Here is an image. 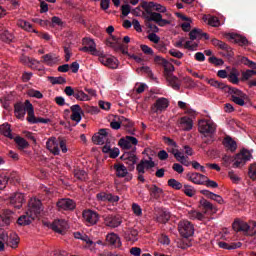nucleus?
Listing matches in <instances>:
<instances>
[{
    "label": "nucleus",
    "mask_w": 256,
    "mask_h": 256,
    "mask_svg": "<svg viewBox=\"0 0 256 256\" xmlns=\"http://www.w3.org/2000/svg\"><path fill=\"white\" fill-rule=\"evenodd\" d=\"M197 42H193V40H188L184 43V49H188L189 51H197Z\"/></svg>",
    "instance_id": "58"
},
{
    "label": "nucleus",
    "mask_w": 256,
    "mask_h": 256,
    "mask_svg": "<svg viewBox=\"0 0 256 256\" xmlns=\"http://www.w3.org/2000/svg\"><path fill=\"white\" fill-rule=\"evenodd\" d=\"M10 204H12L15 209H21L25 203V195L21 192H15L10 196Z\"/></svg>",
    "instance_id": "15"
},
{
    "label": "nucleus",
    "mask_w": 256,
    "mask_h": 256,
    "mask_svg": "<svg viewBox=\"0 0 256 256\" xmlns=\"http://www.w3.org/2000/svg\"><path fill=\"white\" fill-rule=\"evenodd\" d=\"M70 110L72 111L70 119L75 121L76 125L81 123V119H83V109L81 106L79 104L72 105Z\"/></svg>",
    "instance_id": "19"
},
{
    "label": "nucleus",
    "mask_w": 256,
    "mask_h": 256,
    "mask_svg": "<svg viewBox=\"0 0 256 256\" xmlns=\"http://www.w3.org/2000/svg\"><path fill=\"white\" fill-rule=\"evenodd\" d=\"M123 233V237L128 243H137V241H139V231H137V229L127 228Z\"/></svg>",
    "instance_id": "17"
},
{
    "label": "nucleus",
    "mask_w": 256,
    "mask_h": 256,
    "mask_svg": "<svg viewBox=\"0 0 256 256\" xmlns=\"http://www.w3.org/2000/svg\"><path fill=\"white\" fill-rule=\"evenodd\" d=\"M102 151L104 153H107L109 155V157H111V159H117V157H119V148H111V144L110 143H106L103 148Z\"/></svg>",
    "instance_id": "32"
},
{
    "label": "nucleus",
    "mask_w": 256,
    "mask_h": 256,
    "mask_svg": "<svg viewBox=\"0 0 256 256\" xmlns=\"http://www.w3.org/2000/svg\"><path fill=\"white\" fill-rule=\"evenodd\" d=\"M50 83H52V85H63L65 83H67V80L64 77H49L48 78Z\"/></svg>",
    "instance_id": "53"
},
{
    "label": "nucleus",
    "mask_w": 256,
    "mask_h": 256,
    "mask_svg": "<svg viewBox=\"0 0 256 256\" xmlns=\"http://www.w3.org/2000/svg\"><path fill=\"white\" fill-rule=\"evenodd\" d=\"M228 177H229V179L232 181V182H234V183H239L240 181H241V177H239V175H237L235 172H233V171H230L229 173H228Z\"/></svg>",
    "instance_id": "64"
},
{
    "label": "nucleus",
    "mask_w": 256,
    "mask_h": 256,
    "mask_svg": "<svg viewBox=\"0 0 256 256\" xmlns=\"http://www.w3.org/2000/svg\"><path fill=\"white\" fill-rule=\"evenodd\" d=\"M6 241L12 249H17V247H19V236L17 233H11Z\"/></svg>",
    "instance_id": "39"
},
{
    "label": "nucleus",
    "mask_w": 256,
    "mask_h": 256,
    "mask_svg": "<svg viewBox=\"0 0 256 256\" xmlns=\"http://www.w3.org/2000/svg\"><path fill=\"white\" fill-rule=\"evenodd\" d=\"M83 220L88 225V227H91L93 225H97L99 222V214L93 210H85L82 214Z\"/></svg>",
    "instance_id": "11"
},
{
    "label": "nucleus",
    "mask_w": 256,
    "mask_h": 256,
    "mask_svg": "<svg viewBox=\"0 0 256 256\" xmlns=\"http://www.w3.org/2000/svg\"><path fill=\"white\" fill-rule=\"evenodd\" d=\"M96 197L98 201H108L109 203H117L119 201V196L106 192H100Z\"/></svg>",
    "instance_id": "28"
},
{
    "label": "nucleus",
    "mask_w": 256,
    "mask_h": 256,
    "mask_svg": "<svg viewBox=\"0 0 256 256\" xmlns=\"http://www.w3.org/2000/svg\"><path fill=\"white\" fill-rule=\"evenodd\" d=\"M15 142L20 149H25V148L29 147V143L27 142V140H25V138L16 137Z\"/></svg>",
    "instance_id": "56"
},
{
    "label": "nucleus",
    "mask_w": 256,
    "mask_h": 256,
    "mask_svg": "<svg viewBox=\"0 0 256 256\" xmlns=\"http://www.w3.org/2000/svg\"><path fill=\"white\" fill-rule=\"evenodd\" d=\"M230 95L233 103L239 105L240 107L245 105V101H247V94H245L243 91L237 88H232L230 89Z\"/></svg>",
    "instance_id": "9"
},
{
    "label": "nucleus",
    "mask_w": 256,
    "mask_h": 256,
    "mask_svg": "<svg viewBox=\"0 0 256 256\" xmlns=\"http://www.w3.org/2000/svg\"><path fill=\"white\" fill-rule=\"evenodd\" d=\"M217 125L212 120H200L198 122V131L204 137H209L215 133Z\"/></svg>",
    "instance_id": "5"
},
{
    "label": "nucleus",
    "mask_w": 256,
    "mask_h": 256,
    "mask_svg": "<svg viewBox=\"0 0 256 256\" xmlns=\"http://www.w3.org/2000/svg\"><path fill=\"white\" fill-rule=\"evenodd\" d=\"M142 7L143 9L158 11V13H165L167 11V8H165V6L155 2H145L144 4H142Z\"/></svg>",
    "instance_id": "31"
},
{
    "label": "nucleus",
    "mask_w": 256,
    "mask_h": 256,
    "mask_svg": "<svg viewBox=\"0 0 256 256\" xmlns=\"http://www.w3.org/2000/svg\"><path fill=\"white\" fill-rule=\"evenodd\" d=\"M155 167V161H153L152 157L143 158L138 165L136 166V170L141 175H145L146 171H149Z\"/></svg>",
    "instance_id": "10"
},
{
    "label": "nucleus",
    "mask_w": 256,
    "mask_h": 256,
    "mask_svg": "<svg viewBox=\"0 0 256 256\" xmlns=\"http://www.w3.org/2000/svg\"><path fill=\"white\" fill-rule=\"evenodd\" d=\"M122 161L128 165L129 171H133L135 169V164L137 163V156L133 153L126 152L121 157Z\"/></svg>",
    "instance_id": "22"
},
{
    "label": "nucleus",
    "mask_w": 256,
    "mask_h": 256,
    "mask_svg": "<svg viewBox=\"0 0 256 256\" xmlns=\"http://www.w3.org/2000/svg\"><path fill=\"white\" fill-rule=\"evenodd\" d=\"M163 67H164L166 80L168 81V84L175 91H179V89H181V83L179 82V78H177L176 76H173V71H175V66H173V63L166 60L164 62Z\"/></svg>",
    "instance_id": "2"
},
{
    "label": "nucleus",
    "mask_w": 256,
    "mask_h": 256,
    "mask_svg": "<svg viewBox=\"0 0 256 256\" xmlns=\"http://www.w3.org/2000/svg\"><path fill=\"white\" fill-rule=\"evenodd\" d=\"M176 15H177V17L182 19V21H185L181 24V27H182L183 31H190V29H191V19L188 18L187 16L183 15V14H180V13H177Z\"/></svg>",
    "instance_id": "47"
},
{
    "label": "nucleus",
    "mask_w": 256,
    "mask_h": 256,
    "mask_svg": "<svg viewBox=\"0 0 256 256\" xmlns=\"http://www.w3.org/2000/svg\"><path fill=\"white\" fill-rule=\"evenodd\" d=\"M206 177L207 176H205L203 174L192 173L189 175V180L192 183H195V185H205Z\"/></svg>",
    "instance_id": "35"
},
{
    "label": "nucleus",
    "mask_w": 256,
    "mask_h": 256,
    "mask_svg": "<svg viewBox=\"0 0 256 256\" xmlns=\"http://www.w3.org/2000/svg\"><path fill=\"white\" fill-rule=\"evenodd\" d=\"M75 239H80V241H84L87 245H93V240L87 236V234L83 232H75L74 233Z\"/></svg>",
    "instance_id": "49"
},
{
    "label": "nucleus",
    "mask_w": 256,
    "mask_h": 256,
    "mask_svg": "<svg viewBox=\"0 0 256 256\" xmlns=\"http://www.w3.org/2000/svg\"><path fill=\"white\" fill-rule=\"evenodd\" d=\"M145 11L146 19L149 23H152V21H154V23H157L159 27H165V25H169L171 23L169 20L163 19V15H161L160 13L153 12V10L151 9H145Z\"/></svg>",
    "instance_id": "7"
},
{
    "label": "nucleus",
    "mask_w": 256,
    "mask_h": 256,
    "mask_svg": "<svg viewBox=\"0 0 256 256\" xmlns=\"http://www.w3.org/2000/svg\"><path fill=\"white\" fill-rule=\"evenodd\" d=\"M58 61L59 56H57V54L50 53L43 56V62L46 65H55V63H58Z\"/></svg>",
    "instance_id": "40"
},
{
    "label": "nucleus",
    "mask_w": 256,
    "mask_h": 256,
    "mask_svg": "<svg viewBox=\"0 0 256 256\" xmlns=\"http://www.w3.org/2000/svg\"><path fill=\"white\" fill-rule=\"evenodd\" d=\"M241 63H243L244 65H247V67H250V69H255L256 70V63L249 60V58H247V57H243L241 59Z\"/></svg>",
    "instance_id": "61"
},
{
    "label": "nucleus",
    "mask_w": 256,
    "mask_h": 256,
    "mask_svg": "<svg viewBox=\"0 0 256 256\" xmlns=\"http://www.w3.org/2000/svg\"><path fill=\"white\" fill-rule=\"evenodd\" d=\"M178 231L181 237L189 239V237H193L195 233V226L193 223L189 222V220H182L178 224Z\"/></svg>",
    "instance_id": "6"
},
{
    "label": "nucleus",
    "mask_w": 256,
    "mask_h": 256,
    "mask_svg": "<svg viewBox=\"0 0 256 256\" xmlns=\"http://www.w3.org/2000/svg\"><path fill=\"white\" fill-rule=\"evenodd\" d=\"M107 45H108V47H111L112 49H114V51H121V53H123V55H129L127 46H125L121 43V38L112 36L107 39Z\"/></svg>",
    "instance_id": "8"
},
{
    "label": "nucleus",
    "mask_w": 256,
    "mask_h": 256,
    "mask_svg": "<svg viewBox=\"0 0 256 256\" xmlns=\"http://www.w3.org/2000/svg\"><path fill=\"white\" fill-rule=\"evenodd\" d=\"M11 221H13V212H8L0 216V225L2 227L11 225Z\"/></svg>",
    "instance_id": "42"
},
{
    "label": "nucleus",
    "mask_w": 256,
    "mask_h": 256,
    "mask_svg": "<svg viewBox=\"0 0 256 256\" xmlns=\"http://www.w3.org/2000/svg\"><path fill=\"white\" fill-rule=\"evenodd\" d=\"M206 81L209 85H211V87H215V89H225V84L215 79H206Z\"/></svg>",
    "instance_id": "55"
},
{
    "label": "nucleus",
    "mask_w": 256,
    "mask_h": 256,
    "mask_svg": "<svg viewBox=\"0 0 256 256\" xmlns=\"http://www.w3.org/2000/svg\"><path fill=\"white\" fill-rule=\"evenodd\" d=\"M114 169L116 171L117 177L123 178V177H127V175L129 174L127 167H125V165L123 164H115Z\"/></svg>",
    "instance_id": "43"
},
{
    "label": "nucleus",
    "mask_w": 256,
    "mask_h": 256,
    "mask_svg": "<svg viewBox=\"0 0 256 256\" xmlns=\"http://www.w3.org/2000/svg\"><path fill=\"white\" fill-rule=\"evenodd\" d=\"M227 39H229V41H234V43H238L239 45H247L248 41L247 38L239 35V34H235V33H228L226 35Z\"/></svg>",
    "instance_id": "34"
},
{
    "label": "nucleus",
    "mask_w": 256,
    "mask_h": 256,
    "mask_svg": "<svg viewBox=\"0 0 256 256\" xmlns=\"http://www.w3.org/2000/svg\"><path fill=\"white\" fill-rule=\"evenodd\" d=\"M220 247H223L224 249H239V247H241V242H234L231 244H227V243H220Z\"/></svg>",
    "instance_id": "57"
},
{
    "label": "nucleus",
    "mask_w": 256,
    "mask_h": 256,
    "mask_svg": "<svg viewBox=\"0 0 256 256\" xmlns=\"http://www.w3.org/2000/svg\"><path fill=\"white\" fill-rule=\"evenodd\" d=\"M26 110L28 113L27 121L32 125L37 124L38 118L35 117V110L33 109V104L29 100H26Z\"/></svg>",
    "instance_id": "30"
},
{
    "label": "nucleus",
    "mask_w": 256,
    "mask_h": 256,
    "mask_svg": "<svg viewBox=\"0 0 256 256\" xmlns=\"http://www.w3.org/2000/svg\"><path fill=\"white\" fill-rule=\"evenodd\" d=\"M169 107V99L158 98L154 105L152 106L153 113H163Z\"/></svg>",
    "instance_id": "16"
},
{
    "label": "nucleus",
    "mask_w": 256,
    "mask_h": 256,
    "mask_svg": "<svg viewBox=\"0 0 256 256\" xmlns=\"http://www.w3.org/2000/svg\"><path fill=\"white\" fill-rule=\"evenodd\" d=\"M104 223L106 227H110L111 229H117V227H121L123 223V218L119 215H107L104 217Z\"/></svg>",
    "instance_id": "12"
},
{
    "label": "nucleus",
    "mask_w": 256,
    "mask_h": 256,
    "mask_svg": "<svg viewBox=\"0 0 256 256\" xmlns=\"http://www.w3.org/2000/svg\"><path fill=\"white\" fill-rule=\"evenodd\" d=\"M170 153L174 155L175 159L179 161V163H181L182 165H187V158L185 157V155H183V152L179 151V149L172 148L170 150Z\"/></svg>",
    "instance_id": "37"
},
{
    "label": "nucleus",
    "mask_w": 256,
    "mask_h": 256,
    "mask_svg": "<svg viewBox=\"0 0 256 256\" xmlns=\"http://www.w3.org/2000/svg\"><path fill=\"white\" fill-rule=\"evenodd\" d=\"M27 94L29 97H34L35 99H43V94L39 90L30 89Z\"/></svg>",
    "instance_id": "59"
},
{
    "label": "nucleus",
    "mask_w": 256,
    "mask_h": 256,
    "mask_svg": "<svg viewBox=\"0 0 256 256\" xmlns=\"http://www.w3.org/2000/svg\"><path fill=\"white\" fill-rule=\"evenodd\" d=\"M147 38L150 40L151 43H159L161 41V37L157 35V33H149Z\"/></svg>",
    "instance_id": "63"
},
{
    "label": "nucleus",
    "mask_w": 256,
    "mask_h": 256,
    "mask_svg": "<svg viewBox=\"0 0 256 256\" xmlns=\"http://www.w3.org/2000/svg\"><path fill=\"white\" fill-rule=\"evenodd\" d=\"M239 75V70L233 68L228 74V81H230V83H233L234 85H239Z\"/></svg>",
    "instance_id": "44"
},
{
    "label": "nucleus",
    "mask_w": 256,
    "mask_h": 256,
    "mask_svg": "<svg viewBox=\"0 0 256 256\" xmlns=\"http://www.w3.org/2000/svg\"><path fill=\"white\" fill-rule=\"evenodd\" d=\"M7 183H9V178L5 174H0V191H3L5 187H7Z\"/></svg>",
    "instance_id": "60"
},
{
    "label": "nucleus",
    "mask_w": 256,
    "mask_h": 256,
    "mask_svg": "<svg viewBox=\"0 0 256 256\" xmlns=\"http://www.w3.org/2000/svg\"><path fill=\"white\" fill-rule=\"evenodd\" d=\"M59 211H73L75 209V202L69 198L60 199L57 204Z\"/></svg>",
    "instance_id": "18"
},
{
    "label": "nucleus",
    "mask_w": 256,
    "mask_h": 256,
    "mask_svg": "<svg viewBox=\"0 0 256 256\" xmlns=\"http://www.w3.org/2000/svg\"><path fill=\"white\" fill-rule=\"evenodd\" d=\"M0 133L8 139H13V134L11 133V125H9V123H4L0 125Z\"/></svg>",
    "instance_id": "45"
},
{
    "label": "nucleus",
    "mask_w": 256,
    "mask_h": 256,
    "mask_svg": "<svg viewBox=\"0 0 256 256\" xmlns=\"http://www.w3.org/2000/svg\"><path fill=\"white\" fill-rule=\"evenodd\" d=\"M251 160V152L248 150H242L241 153L237 154L235 158L224 157V161H233V167H243L247 161Z\"/></svg>",
    "instance_id": "4"
},
{
    "label": "nucleus",
    "mask_w": 256,
    "mask_h": 256,
    "mask_svg": "<svg viewBox=\"0 0 256 256\" xmlns=\"http://www.w3.org/2000/svg\"><path fill=\"white\" fill-rule=\"evenodd\" d=\"M203 21L205 23H208L210 25V27H220L221 26V22L219 21V18L215 17V16H207L204 15L202 17Z\"/></svg>",
    "instance_id": "38"
},
{
    "label": "nucleus",
    "mask_w": 256,
    "mask_h": 256,
    "mask_svg": "<svg viewBox=\"0 0 256 256\" xmlns=\"http://www.w3.org/2000/svg\"><path fill=\"white\" fill-rule=\"evenodd\" d=\"M27 113V100L23 103L19 102L14 106V114L17 119H25Z\"/></svg>",
    "instance_id": "24"
},
{
    "label": "nucleus",
    "mask_w": 256,
    "mask_h": 256,
    "mask_svg": "<svg viewBox=\"0 0 256 256\" xmlns=\"http://www.w3.org/2000/svg\"><path fill=\"white\" fill-rule=\"evenodd\" d=\"M168 185L172 187V189H176V191L183 189V184L173 178L168 180Z\"/></svg>",
    "instance_id": "54"
},
{
    "label": "nucleus",
    "mask_w": 256,
    "mask_h": 256,
    "mask_svg": "<svg viewBox=\"0 0 256 256\" xmlns=\"http://www.w3.org/2000/svg\"><path fill=\"white\" fill-rule=\"evenodd\" d=\"M82 43L84 46H87L89 48V53L92 55H98L99 52H97V44H95V40L91 38H84L82 40Z\"/></svg>",
    "instance_id": "33"
},
{
    "label": "nucleus",
    "mask_w": 256,
    "mask_h": 256,
    "mask_svg": "<svg viewBox=\"0 0 256 256\" xmlns=\"http://www.w3.org/2000/svg\"><path fill=\"white\" fill-rule=\"evenodd\" d=\"M51 229L56 233H63L66 229H69V224L65 220H56L50 224Z\"/></svg>",
    "instance_id": "25"
},
{
    "label": "nucleus",
    "mask_w": 256,
    "mask_h": 256,
    "mask_svg": "<svg viewBox=\"0 0 256 256\" xmlns=\"http://www.w3.org/2000/svg\"><path fill=\"white\" fill-rule=\"evenodd\" d=\"M169 219H171V214L168 211L161 212L160 215L156 218L158 223H167Z\"/></svg>",
    "instance_id": "52"
},
{
    "label": "nucleus",
    "mask_w": 256,
    "mask_h": 256,
    "mask_svg": "<svg viewBox=\"0 0 256 256\" xmlns=\"http://www.w3.org/2000/svg\"><path fill=\"white\" fill-rule=\"evenodd\" d=\"M98 57V61L104 65V67H108V69H118L119 68V60L112 55L105 54L104 52H99L96 54Z\"/></svg>",
    "instance_id": "3"
},
{
    "label": "nucleus",
    "mask_w": 256,
    "mask_h": 256,
    "mask_svg": "<svg viewBox=\"0 0 256 256\" xmlns=\"http://www.w3.org/2000/svg\"><path fill=\"white\" fill-rule=\"evenodd\" d=\"M106 243L110 245V247H114V249H119L123 243L121 242V237L116 233H109L106 235Z\"/></svg>",
    "instance_id": "20"
},
{
    "label": "nucleus",
    "mask_w": 256,
    "mask_h": 256,
    "mask_svg": "<svg viewBox=\"0 0 256 256\" xmlns=\"http://www.w3.org/2000/svg\"><path fill=\"white\" fill-rule=\"evenodd\" d=\"M139 140H137V138L133 137V136H126L124 138H121L118 142V145L122 148V149H133V147H136V145H138Z\"/></svg>",
    "instance_id": "13"
},
{
    "label": "nucleus",
    "mask_w": 256,
    "mask_h": 256,
    "mask_svg": "<svg viewBox=\"0 0 256 256\" xmlns=\"http://www.w3.org/2000/svg\"><path fill=\"white\" fill-rule=\"evenodd\" d=\"M223 145L232 153L237 150V142H235V140L229 136L224 139Z\"/></svg>",
    "instance_id": "41"
},
{
    "label": "nucleus",
    "mask_w": 256,
    "mask_h": 256,
    "mask_svg": "<svg viewBox=\"0 0 256 256\" xmlns=\"http://www.w3.org/2000/svg\"><path fill=\"white\" fill-rule=\"evenodd\" d=\"M41 200L31 198L28 203V210L25 215L18 218V225H31L39 215H41Z\"/></svg>",
    "instance_id": "1"
},
{
    "label": "nucleus",
    "mask_w": 256,
    "mask_h": 256,
    "mask_svg": "<svg viewBox=\"0 0 256 256\" xmlns=\"http://www.w3.org/2000/svg\"><path fill=\"white\" fill-rule=\"evenodd\" d=\"M234 231L237 233L242 232V233H249V230L251 229V226L247 224V222L241 221V220H236L234 221L232 225Z\"/></svg>",
    "instance_id": "27"
},
{
    "label": "nucleus",
    "mask_w": 256,
    "mask_h": 256,
    "mask_svg": "<svg viewBox=\"0 0 256 256\" xmlns=\"http://www.w3.org/2000/svg\"><path fill=\"white\" fill-rule=\"evenodd\" d=\"M46 148L53 155H59L61 150L59 149V141L55 137H50L46 142Z\"/></svg>",
    "instance_id": "21"
},
{
    "label": "nucleus",
    "mask_w": 256,
    "mask_h": 256,
    "mask_svg": "<svg viewBox=\"0 0 256 256\" xmlns=\"http://www.w3.org/2000/svg\"><path fill=\"white\" fill-rule=\"evenodd\" d=\"M17 25L18 27H21V29H24V31H28L29 33H39L37 30L33 29L31 23L25 20H19Z\"/></svg>",
    "instance_id": "46"
},
{
    "label": "nucleus",
    "mask_w": 256,
    "mask_h": 256,
    "mask_svg": "<svg viewBox=\"0 0 256 256\" xmlns=\"http://www.w3.org/2000/svg\"><path fill=\"white\" fill-rule=\"evenodd\" d=\"M107 129H100V131L93 135L92 141L94 145H105L109 139Z\"/></svg>",
    "instance_id": "14"
},
{
    "label": "nucleus",
    "mask_w": 256,
    "mask_h": 256,
    "mask_svg": "<svg viewBox=\"0 0 256 256\" xmlns=\"http://www.w3.org/2000/svg\"><path fill=\"white\" fill-rule=\"evenodd\" d=\"M74 97L77 101H91V96L83 92V90H75Z\"/></svg>",
    "instance_id": "48"
},
{
    "label": "nucleus",
    "mask_w": 256,
    "mask_h": 256,
    "mask_svg": "<svg viewBox=\"0 0 256 256\" xmlns=\"http://www.w3.org/2000/svg\"><path fill=\"white\" fill-rule=\"evenodd\" d=\"M248 175L253 181L256 180V163L250 165Z\"/></svg>",
    "instance_id": "62"
},
{
    "label": "nucleus",
    "mask_w": 256,
    "mask_h": 256,
    "mask_svg": "<svg viewBox=\"0 0 256 256\" xmlns=\"http://www.w3.org/2000/svg\"><path fill=\"white\" fill-rule=\"evenodd\" d=\"M207 212H200L196 209L188 210L187 217L190 218L192 221H205V215Z\"/></svg>",
    "instance_id": "29"
},
{
    "label": "nucleus",
    "mask_w": 256,
    "mask_h": 256,
    "mask_svg": "<svg viewBox=\"0 0 256 256\" xmlns=\"http://www.w3.org/2000/svg\"><path fill=\"white\" fill-rule=\"evenodd\" d=\"M200 206L202 207V209H204V213L207 211H211V213H217V207H215L211 202H209V200L202 198L199 201Z\"/></svg>",
    "instance_id": "36"
},
{
    "label": "nucleus",
    "mask_w": 256,
    "mask_h": 256,
    "mask_svg": "<svg viewBox=\"0 0 256 256\" xmlns=\"http://www.w3.org/2000/svg\"><path fill=\"white\" fill-rule=\"evenodd\" d=\"M183 193L186 195V197H195V195H197V190L195 187L185 184L183 186Z\"/></svg>",
    "instance_id": "50"
},
{
    "label": "nucleus",
    "mask_w": 256,
    "mask_h": 256,
    "mask_svg": "<svg viewBox=\"0 0 256 256\" xmlns=\"http://www.w3.org/2000/svg\"><path fill=\"white\" fill-rule=\"evenodd\" d=\"M190 39L191 41H195L201 39V35H203V30L202 29H193L192 31H190Z\"/></svg>",
    "instance_id": "51"
},
{
    "label": "nucleus",
    "mask_w": 256,
    "mask_h": 256,
    "mask_svg": "<svg viewBox=\"0 0 256 256\" xmlns=\"http://www.w3.org/2000/svg\"><path fill=\"white\" fill-rule=\"evenodd\" d=\"M147 189L150 193V197L152 199H161L165 195L163 188L158 187L157 185L153 184L151 186H147Z\"/></svg>",
    "instance_id": "26"
},
{
    "label": "nucleus",
    "mask_w": 256,
    "mask_h": 256,
    "mask_svg": "<svg viewBox=\"0 0 256 256\" xmlns=\"http://www.w3.org/2000/svg\"><path fill=\"white\" fill-rule=\"evenodd\" d=\"M177 123L182 131H191L193 129V119L188 116L181 117Z\"/></svg>",
    "instance_id": "23"
}]
</instances>
